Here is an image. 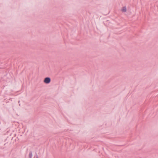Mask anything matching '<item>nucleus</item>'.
<instances>
[{
    "label": "nucleus",
    "instance_id": "f257e3e1",
    "mask_svg": "<svg viewBox=\"0 0 158 158\" xmlns=\"http://www.w3.org/2000/svg\"><path fill=\"white\" fill-rule=\"evenodd\" d=\"M51 81L50 78L49 77H46L44 80V82L46 84L49 83Z\"/></svg>",
    "mask_w": 158,
    "mask_h": 158
},
{
    "label": "nucleus",
    "instance_id": "f03ea898",
    "mask_svg": "<svg viewBox=\"0 0 158 158\" xmlns=\"http://www.w3.org/2000/svg\"><path fill=\"white\" fill-rule=\"evenodd\" d=\"M121 11L123 12H126L127 11V8L126 7L124 6L121 9Z\"/></svg>",
    "mask_w": 158,
    "mask_h": 158
},
{
    "label": "nucleus",
    "instance_id": "7ed1b4c3",
    "mask_svg": "<svg viewBox=\"0 0 158 158\" xmlns=\"http://www.w3.org/2000/svg\"><path fill=\"white\" fill-rule=\"evenodd\" d=\"M29 156H30V157L32 156V153H31L30 154Z\"/></svg>",
    "mask_w": 158,
    "mask_h": 158
},
{
    "label": "nucleus",
    "instance_id": "20e7f679",
    "mask_svg": "<svg viewBox=\"0 0 158 158\" xmlns=\"http://www.w3.org/2000/svg\"><path fill=\"white\" fill-rule=\"evenodd\" d=\"M36 158H38V157H36Z\"/></svg>",
    "mask_w": 158,
    "mask_h": 158
}]
</instances>
